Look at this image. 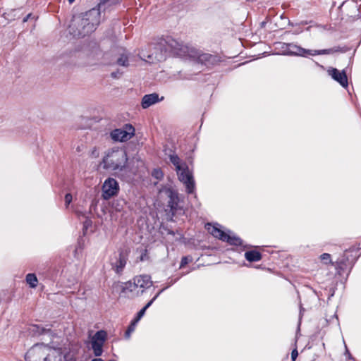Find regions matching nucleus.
I'll return each instance as SVG.
<instances>
[{"instance_id": "6e6552de", "label": "nucleus", "mask_w": 361, "mask_h": 361, "mask_svg": "<svg viewBox=\"0 0 361 361\" xmlns=\"http://www.w3.org/2000/svg\"><path fill=\"white\" fill-rule=\"evenodd\" d=\"M133 280V282L128 281L126 283L123 289L135 291L137 288H140V293L137 291V294L139 295L143 293L145 289L150 288L153 285L151 276L147 274L136 276Z\"/></svg>"}, {"instance_id": "5701e85b", "label": "nucleus", "mask_w": 361, "mask_h": 361, "mask_svg": "<svg viewBox=\"0 0 361 361\" xmlns=\"http://www.w3.org/2000/svg\"><path fill=\"white\" fill-rule=\"evenodd\" d=\"M146 309H145L144 307H142L137 313V317H135V319H134V321H135V323H137L140 319L141 318L144 316L145 312H146Z\"/></svg>"}, {"instance_id": "ddd939ff", "label": "nucleus", "mask_w": 361, "mask_h": 361, "mask_svg": "<svg viewBox=\"0 0 361 361\" xmlns=\"http://www.w3.org/2000/svg\"><path fill=\"white\" fill-rule=\"evenodd\" d=\"M135 134V128L131 125H126L123 129H115L111 132L110 136L114 141L126 142Z\"/></svg>"}, {"instance_id": "b1692460", "label": "nucleus", "mask_w": 361, "mask_h": 361, "mask_svg": "<svg viewBox=\"0 0 361 361\" xmlns=\"http://www.w3.org/2000/svg\"><path fill=\"white\" fill-rule=\"evenodd\" d=\"M72 200H73V197L71 193H67L65 195V203H66V207L68 206V204L71 202Z\"/></svg>"}, {"instance_id": "aec40b11", "label": "nucleus", "mask_w": 361, "mask_h": 361, "mask_svg": "<svg viewBox=\"0 0 361 361\" xmlns=\"http://www.w3.org/2000/svg\"><path fill=\"white\" fill-rule=\"evenodd\" d=\"M137 323H135V321L133 320L130 325L128 326V329L125 333V337L126 338H129L130 337V334L135 331V326Z\"/></svg>"}, {"instance_id": "4468645a", "label": "nucleus", "mask_w": 361, "mask_h": 361, "mask_svg": "<svg viewBox=\"0 0 361 361\" xmlns=\"http://www.w3.org/2000/svg\"><path fill=\"white\" fill-rule=\"evenodd\" d=\"M164 191L169 197L168 207L170 208L172 214L174 215L179 208L178 192L171 188H166Z\"/></svg>"}, {"instance_id": "f03ea898", "label": "nucleus", "mask_w": 361, "mask_h": 361, "mask_svg": "<svg viewBox=\"0 0 361 361\" xmlns=\"http://www.w3.org/2000/svg\"><path fill=\"white\" fill-rule=\"evenodd\" d=\"M30 331L42 336V340L47 342L49 350H47L45 361H71L72 356L64 347L63 339L50 329L33 325Z\"/></svg>"}, {"instance_id": "c756f323", "label": "nucleus", "mask_w": 361, "mask_h": 361, "mask_svg": "<svg viewBox=\"0 0 361 361\" xmlns=\"http://www.w3.org/2000/svg\"><path fill=\"white\" fill-rule=\"evenodd\" d=\"M32 16V14L31 13H29L28 15H27V16L25 18H24L23 19V22H27L28 20V19H30Z\"/></svg>"}, {"instance_id": "0eeeda50", "label": "nucleus", "mask_w": 361, "mask_h": 361, "mask_svg": "<svg viewBox=\"0 0 361 361\" xmlns=\"http://www.w3.org/2000/svg\"><path fill=\"white\" fill-rule=\"evenodd\" d=\"M218 224L213 225L210 223L206 224L205 228L208 232L214 237L224 241L227 242L230 245H241L243 244L242 240L235 235L226 233L218 227Z\"/></svg>"}, {"instance_id": "2f4dec72", "label": "nucleus", "mask_w": 361, "mask_h": 361, "mask_svg": "<svg viewBox=\"0 0 361 361\" xmlns=\"http://www.w3.org/2000/svg\"><path fill=\"white\" fill-rule=\"evenodd\" d=\"M146 256H147L146 253H145L144 255H142L140 257V260L144 261L145 259Z\"/></svg>"}, {"instance_id": "a878e982", "label": "nucleus", "mask_w": 361, "mask_h": 361, "mask_svg": "<svg viewBox=\"0 0 361 361\" xmlns=\"http://www.w3.org/2000/svg\"><path fill=\"white\" fill-rule=\"evenodd\" d=\"M284 44L285 43H283V42H279L277 44V45H278V48H280L282 50L283 54L287 55L288 48H286V47L282 46V44Z\"/></svg>"}, {"instance_id": "c85d7f7f", "label": "nucleus", "mask_w": 361, "mask_h": 361, "mask_svg": "<svg viewBox=\"0 0 361 361\" xmlns=\"http://www.w3.org/2000/svg\"><path fill=\"white\" fill-rule=\"evenodd\" d=\"M298 355V350L296 349H294L291 353V358L293 361H295Z\"/></svg>"}, {"instance_id": "bb28decb", "label": "nucleus", "mask_w": 361, "mask_h": 361, "mask_svg": "<svg viewBox=\"0 0 361 361\" xmlns=\"http://www.w3.org/2000/svg\"><path fill=\"white\" fill-rule=\"evenodd\" d=\"M191 259H189L188 257H183L180 262V267L186 265Z\"/></svg>"}, {"instance_id": "72a5a7b5", "label": "nucleus", "mask_w": 361, "mask_h": 361, "mask_svg": "<svg viewBox=\"0 0 361 361\" xmlns=\"http://www.w3.org/2000/svg\"><path fill=\"white\" fill-rule=\"evenodd\" d=\"M111 77L116 78L117 77L116 73L114 72L111 73Z\"/></svg>"}, {"instance_id": "7ed1b4c3", "label": "nucleus", "mask_w": 361, "mask_h": 361, "mask_svg": "<svg viewBox=\"0 0 361 361\" xmlns=\"http://www.w3.org/2000/svg\"><path fill=\"white\" fill-rule=\"evenodd\" d=\"M118 2V0H100L97 8H93L74 19L71 29L75 36L83 37L94 32L100 23V11Z\"/></svg>"}, {"instance_id": "423d86ee", "label": "nucleus", "mask_w": 361, "mask_h": 361, "mask_svg": "<svg viewBox=\"0 0 361 361\" xmlns=\"http://www.w3.org/2000/svg\"><path fill=\"white\" fill-rule=\"evenodd\" d=\"M288 48L287 55L306 56L307 55L316 56L324 54H331L338 51V48H331L321 50L306 49L293 43L282 44Z\"/></svg>"}, {"instance_id": "dca6fc26", "label": "nucleus", "mask_w": 361, "mask_h": 361, "mask_svg": "<svg viewBox=\"0 0 361 361\" xmlns=\"http://www.w3.org/2000/svg\"><path fill=\"white\" fill-rule=\"evenodd\" d=\"M118 66L128 67L129 66V53L125 49H120L115 55V62Z\"/></svg>"}, {"instance_id": "2eb2a0df", "label": "nucleus", "mask_w": 361, "mask_h": 361, "mask_svg": "<svg viewBox=\"0 0 361 361\" xmlns=\"http://www.w3.org/2000/svg\"><path fill=\"white\" fill-rule=\"evenodd\" d=\"M328 73L343 87L348 86V78L345 71H339L335 68H330L328 70Z\"/></svg>"}, {"instance_id": "f8f14e48", "label": "nucleus", "mask_w": 361, "mask_h": 361, "mask_svg": "<svg viewBox=\"0 0 361 361\" xmlns=\"http://www.w3.org/2000/svg\"><path fill=\"white\" fill-rule=\"evenodd\" d=\"M102 197L104 200H109L111 197L118 195L119 192V185L117 180L113 178L106 179L102 185Z\"/></svg>"}, {"instance_id": "a211bd4d", "label": "nucleus", "mask_w": 361, "mask_h": 361, "mask_svg": "<svg viewBox=\"0 0 361 361\" xmlns=\"http://www.w3.org/2000/svg\"><path fill=\"white\" fill-rule=\"evenodd\" d=\"M245 259L250 262H258L262 259V255L260 252L256 250L247 251L245 253Z\"/></svg>"}, {"instance_id": "20e7f679", "label": "nucleus", "mask_w": 361, "mask_h": 361, "mask_svg": "<svg viewBox=\"0 0 361 361\" xmlns=\"http://www.w3.org/2000/svg\"><path fill=\"white\" fill-rule=\"evenodd\" d=\"M127 161L128 157L126 150L117 147L108 149L105 152L102 164L106 170L121 171L126 168Z\"/></svg>"}, {"instance_id": "7c9ffc66", "label": "nucleus", "mask_w": 361, "mask_h": 361, "mask_svg": "<svg viewBox=\"0 0 361 361\" xmlns=\"http://www.w3.org/2000/svg\"><path fill=\"white\" fill-rule=\"evenodd\" d=\"M167 287L166 288H164L163 289H161L160 291H159L157 293H156V295L157 296V298H158V296L165 290L166 289Z\"/></svg>"}, {"instance_id": "f257e3e1", "label": "nucleus", "mask_w": 361, "mask_h": 361, "mask_svg": "<svg viewBox=\"0 0 361 361\" xmlns=\"http://www.w3.org/2000/svg\"><path fill=\"white\" fill-rule=\"evenodd\" d=\"M170 54L178 56H188L196 59L198 63L207 66L214 61V56L209 54H200L171 37L161 38L152 47L142 49L139 53L140 59L147 63H154L164 61Z\"/></svg>"}, {"instance_id": "9b49d317", "label": "nucleus", "mask_w": 361, "mask_h": 361, "mask_svg": "<svg viewBox=\"0 0 361 361\" xmlns=\"http://www.w3.org/2000/svg\"><path fill=\"white\" fill-rule=\"evenodd\" d=\"M107 334L104 330L98 331L92 337L91 348L93 350L94 356L99 357L103 353V345L106 340Z\"/></svg>"}, {"instance_id": "412c9836", "label": "nucleus", "mask_w": 361, "mask_h": 361, "mask_svg": "<svg viewBox=\"0 0 361 361\" xmlns=\"http://www.w3.org/2000/svg\"><path fill=\"white\" fill-rule=\"evenodd\" d=\"M152 175L154 178H155L156 179H158V180L161 179L164 176L163 172L161 171V170L160 169H154Z\"/></svg>"}, {"instance_id": "f3484780", "label": "nucleus", "mask_w": 361, "mask_h": 361, "mask_svg": "<svg viewBox=\"0 0 361 361\" xmlns=\"http://www.w3.org/2000/svg\"><path fill=\"white\" fill-rule=\"evenodd\" d=\"M159 102V94L157 93H152L145 95L142 99V107L143 109H147L150 106L156 104Z\"/></svg>"}, {"instance_id": "39448f33", "label": "nucleus", "mask_w": 361, "mask_h": 361, "mask_svg": "<svg viewBox=\"0 0 361 361\" xmlns=\"http://www.w3.org/2000/svg\"><path fill=\"white\" fill-rule=\"evenodd\" d=\"M170 161L176 168L178 179L182 182L186 188L188 193H193L195 188V183L192 173L185 163H183L178 156L176 154L169 155Z\"/></svg>"}, {"instance_id": "6ab92c4d", "label": "nucleus", "mask_w": 361, "mask_h": 361, "mask_svg": "<svg viewBox=\"0 0 361 361\" xmlns=\"http://www.w3.org/2000/svg\"><path fill=\"white\" fill-rule=\"evenodd\" d=\"M26 282L31 288H35L37 286V279L35 274H28L26 276Z\"/></svg>"}, {"instance_id": "393cba45", "label": "nucleus", "mask_w": 361, "mask_h": 361, "mask_svg": "<svg viewBox=\"0 0 361 361\" xmlns=\"http://www.w3.org/2000/svg\"><path fill=\"white\" fill-rule=\"evenodd\" d=\"M284 44L285 43H283V42H279L277 44V45H278V48H280L282 50L283 54L287 55L288 48H286V47L282 46V44Z\"/></svg>"}, {"instance_id": "4be33fe9", "label": "nucleus", "mask_w": 361, "mask_h": 361, "mask_svg": "<svg viewBox=\"0 0 361 361\" xmlns=\"http://www.w3.org/2000/svg\"><path fill=\"white\" fill-rule=\"evenodd\" d=\"M320 259L325 264H331V255L328 253H324L322 254L321 256H320Z\"/></svg>"}, {"instance_id": "1a4fd4ad", "label": "nucleus", "mask_w": 361, "mask_h": 361, "mask_svg": "<svg viewBox=\"0 0 361 361\" xmlns=\"http://www.w3.org/2000/svg\"><path fill=\"white\" fill-rule=\"evenodd\" d=\"M49 350L47 342L33 345L25 354L26 361H45L46 353Z\"/></svg>"}, {"instance_id": "9d476101", "label": "nucleus", "mask_w": 361, "mask_h": 361, "mask_svg": "<svg viewBox=\"0 0 361 361\" xmlns=\"http://www.w3.org/2000/svg\"><path fill=\"white\" fill-rule=\"evenodd\" d=\"M128 261V255L123 250H120L114 252L110 257L109 262L111 269L117 274H121Z\"/></svg>"}, {"instance_id": "cd10ccee", "label": "nucleus", "mask_w": 361, "mask_h": 361, "mask_svg": "<svg viewBox=\"0 0 361 361\" xmlns=\"http://www.w3.org/2000/svg\"><path fill=\"white\" fill-rule=\"evenodd\" d=\"M157 299V296H154L150 301H149L143 307L147 310L154 302V301Z\"/></svg>"}, {"instance_id": "473e14b6", "label": "nucleus", "mask_w": 361, "mask_h": 361, "mask_svg": "<svg viewBox=\"0 0 361 361\" xmlns=\"http://www.w3.org/2000/svg\"><path fill=\"white\" fill-rule=\"evenodd\" d=\"M91 361H103V360L101 358H94V359L92 360Z\"/></svg>"}, {"instance_id": "f704fd0d", "label": "nucleus", "mask_w": 361, "mask_h": 361, "mask_svg": "<svg viewBox=\"0 0 361 361\" xmlns=\"http://www.w3.org/2000/svg\"><path fill=\"white\" fill-rule=\"evenodd\" d=\"M69 3L72 4L75 0H68Z\"/></svg>"}]
</instances>
